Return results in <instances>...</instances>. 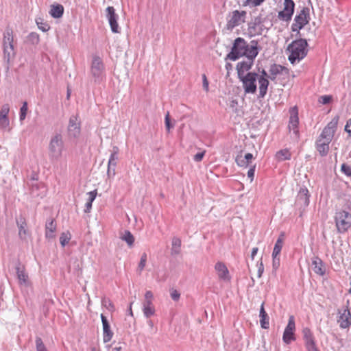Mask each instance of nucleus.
I'll return each instance as SVG.
<instances>
[{
	"label": "nucleus",
	"mask_w": 351,
	"mask_h": 351,
	"mask_svg": "<svg viewBox=\"0 0 351 351\" xmlns=\"http://www.w3.org/2000/svg\"><path fill=\"white\" fill-rule=\"evenodd\" d=\"M307 47V40L304 38H300L293 40L287 47V50L290 51L289 61L294 64L304 58L308 53Z\"/></svg>",
	"instance_id": "f257e3e1"
},
{
	"label": "nucleus",
	"mask_w": 351,
	"mask_h": 351,
	"mask_svg": "<svg viewBox=\"0 0 351 351\" xmlns=\"http://www.w3.org/2000/svg\"><path fill=\"white\" fill-rule=\"evenodd\" d=\"M13 42V30L10 27H7L4 32L3 39V59L5 63V69L7 71L9 70L10 64L16 55Z\"/></svg>",
	"instance_id": "f03ea898"
},
{
	"label": "nucleus",
	"mask_w": 351,
	"mask_h": 351,
	"mask_svg": "<svg viewBox=\"0 0 351 351\" xmlns=\"http://www.w3.org/2000/svg\"><path fill=\"white\" fill-rule=\"evenodd\" d=\"M64 148V143L60 133H56L50 139L48 150L51 160H58L62 154Z\"/></svg>",
	"instance_id": "7ed1b4c3"
},
{
	"label": "nucleus",
	"mask_w": 351,
	"mask_h": 351,
	"mask_svg": "<svg viewBox=\"0 0 351 351\" xmlns=\"http://www.w3.org/2000/svg\"><path fill=\"white\" fill-rule=\"evenodd\" d=\"M311 20L310 10L308 7H303L300 12L295 16L294 23L291 25V31L296 32L297 36H301L300 30L307 25Z\"/></svg>",
	"instance_id": "20e7f679"
},
{
	"label": "nucleus",
	"mask_w": 351,
	"mask_h": 351,
	"mask_svg": "<svg viewBox=\"0 0 351 351\" xmlns=\"http://www.w3.org/2000/svg\"><path fill=\"white\" fill-rule=\"evenodd\" d=\"M247 47V43L244 38L238 37L233 43L231 51L226 55V60H230L236 61L243 56L244 52Z\"/></svg>",
	"instance_id": "39448f33"
},
{
	"label": "nucleus",
	"mask_w": 351,
	"mask_h": 351,
	"mask_svg": "<svg viewBox=\"0 0 351 351\" xmlns=\"http://www.w3.org/2000/svg\"><path fill=\"white\" fill-rule=\"evenodd\" d=\"M335 221L338 232L344 233L351 227V214L343 210L337 211Z\"/></svg>",
	"instance_id": "423d86ee"
},
{
	"label": "nucleus",
	"mask_w": 351,
	"mask_h": 351,
	"mask_svg": "<svg viewBox=\"0 0 351 351\" xmlns=\"http://www.w3.org/2000/svg\"><path fill=\"white\" fill-rule=\"evenodd\" d=\"M257 77L258 73L256 72H247L245 75L238 77L243 84L245 94L256 93L257 90Z\"/></svg>",
	"instance_id": "0eeeda50"
},
{
	"label": "nucleus",
	"mask_w": 351,
	"mask_h": 351,
	"mask_svg": "<svg viewBox=\"0 0 351 351\" xmlns=\"http://www.w3.org/2000/svg\"><path fill=\"white\" fill-rule=\"evenodd\" d=\"M104 72V65L101 58L97 55H94L91 62L90 73L95 83H99L102 80Z\"/></svg>",
	"instance_id": "6e6552de"
},
{
	"label": "nucleus",
	"mask_w": 351,
	"mask_h": 351,
	"mask_svg": "<svg viewBox=\"0 0 351 351\" xmlns=\"http://www.w3.org/2000/svg\"><path fill=\"white\" fill-rule=\"evenodd\" d=\"M247 12L242 10H234L229 14V18L227 21V24L224 29L232 32V29L245 21Z\"/></svg>",
	"instance_id": "1a4fd4ad"
},
{
	"label": "nucleus",
	"mask_w": 351,
	"mask_h": 351,
	"mask_svg": "<svg viewBox=\"0 0 351 351\" xmlns=\"http://www.w3.org/2000/svg\"><path fill=\"white\" fill-rule=\"evenodd\" d=\"M295 10V3L293 0H285L284 8L278 14L279 19L286 22L291 20Z\"/></svg>",
	"instance_id": "9d476101"
},
{
	"label": "nucleus",
	"mask_w": 351,
	"mask_h": 351,
	"mask_svg": "<svg viewBox=\"0 0 351 351\" xmlns=\"http://www.w3.org/2000/svg\"><path fill=\"white\" fill-rule=\"evenodd\" d=\"M295 329V319L293 315H291L289 318L288 324L286 326L282 336L283 341L289 344L292 341L295 339L294 331Z\"/></svg>",
	"instance_id": "9b49d317"
},
{
	"label": "nucleus",
	"mask_w": 351,
	"mask_h": 351,
	"mask_svg": "<svg viewBox=\"0 0 351 351\" xmlns=\"http://www.w3.org/2000/svg\"><path fill=\"white\" fill-rule=\"evenodd\" d=\"M75 116H71L69 119L67 128L68 138L70 140L76 139L80 134V125Z\"/></svg>",
	"instance_id": "f8f14e48"
},
{
	"label": "nucleus",
	"mask_w": 351,
	"mask_h": 351,
	"mask_svg": "<svg viewBox=\"0 0 351 351\" xmlns=\"http://www.w3.org/2000/svg\"><path fill=\"white\" fill-rule=\"evenodd\" d=\"M309 192L306 187H301L295 199V205L300 208H305L309 204Z\"/></svg>",
	"instance_id": "ddd939ff"
},
{
	"label": "nucleus",
	"mask_w": 351,
	"mask_h": 351,
	"mask_svg": "<svg viewBox=\"0 0 351 351\" xmlns=\"http://www.w3.org/2000/svg\"><path fill=\"white\" fill-rule=\"evenodd\" d=\"M290 118H289V130L293 129V134L295 135L296 138H298L299 131L298 130V126L299 124V118H298V110L297 106H294L290 108Z\"/></svg>",
	"instance_id": "4468645a"
},
{
	"label": "nucleus",
	"mask_w": 351,
	"mask_h": 351,
	"mask_svg": "<svg viewBox=\"0 0 351 351\" xmlns=\"http://www.w3.org/2000/svg\"><path fill=\"white\" fill-rule=\"evenodd\" d=\"M107 18L113 33L119 32V27L117 23L118 15L115 13V10L112 6H108L106 8Z\"/></svg>",
	"instance_id": "2eb2a0df"
},
{
	"label": "nucleus",
	"mask_w": 351,
	"mask_h": 351,
	"mask_svg": "<svg viewBox=\"0 0 351 351\" xmlns=\"http://www.w3.org/2000/svg\"><path fill=\"white\" fill-rule=\"evenodd\" d=\"M261 49V48L258 46V41L252 40L250 42V45L247 44V47L244 52L243 56L246 57L247 60L254 61Z\"/></svg>",
	"instance_id": "dca6fc26"
},
{
	"label": "nucleus",
	"mask_w": 351,
	"mask_h": 351,
	"mask_svg": "<svg viewBox=\"0 0 351 351\" xmlns=\"http://www.w3.org/2000/svg\"><path fill=\"white\" fill-rule=\"evenodd\" d=\"M101 319L103 326V341L104 343H108L111 341L113 332L110 329V325L107 317L104 314H101Z\"/></svg>",
	"instance_id": "f3484780"
},
{
	"label": "nucleus",
	"mask_w": 351,
	"mask_h": 351,
	"mask_svg": "<svg viewBox=\"0 0 351 351\" xmlns=\"http://www.w3.org/2000/svg\"><path fill=\"white\" fill-rule=\"evenodd\" d=\"M16 222L19 228V237L23 240H25L27 236L29 234L25 218L22 215H20L19 217H16Z\"/></svg>",
	"instance_id": "a211bd4d"
},
{
	"label": "nucleus",
	"mask_w": 351,
	"mask_h": 351,
	"mask_svg": "<svg viewBox=\"0 0 351 351\" xmlns=\"http://www.w3.org/2000/svg\"><path fill=\"white\" fill-rule=\"evenodd\" d=\"M337 322L339 323V326L341 328L345 329L350 327L351 325V313L348 307L341 314Z\"/></svg>",
	"instance_id": "6ab92c4d"
},
{
	"label": "nucleus",
	"mask_w": 351,
	"mask_h": 351,
	"mask_svg": "<svg viewBox=\"0 0 351 351\" xmlns=\"http://www.w3.org/2000/svg\"><path fill=\"white\" fill-rule=\"evenodd\" d=\"M15 269L19 284L27 285L28 276L25 271L24 266L19 261H18L15 266Z\"/></svg>",
	"instance_id": "aec40b11"
},
{
	"label": "nucleus",
	"mask_w": 351,
	"mask_h": 351,
	"mask_svg": "<svg viewBox=\"0 0 351 351\" xmlns=\"http://www.w3.org/2000/svg\"><path fill=\"white\" fill-rule=\"evenodd\" d=\"M312 269L316 274L322 276L326 273L324 262L318 256H314L312 258Z\"/></svg>",
	"instance_id": "412c9836"
},
{
	"label": "nucleus",
	"mask_w": 351,
	"mask_h": 351,
	"mask_svg": "<svg viewBox=\"0 0 351 351\" xmlns=\"http://www.w3.org/2000/svg\"><path fill=\"white\" fill-rule=\"evenodd\" d=\"M215 269L217 272L219 278L223 280H230L229 271L224 263L217 262L215 264Z\"/></svg>",
	"instance_id": "4be33fe9"
},
{
	"label": "nucleus",
	"mask_w": 351,
	"mask_h": 351,
	"mask_svg": "<svg viewBox=\"0 0 351 351\" xmlns=\"http://www.w3.org/2000/svg\"><path fill=\"white\" fill-rule=\"evenodd\" d=\"M253 64L254 61L251 60L238 62L236 66L238 77L245 75V71L250 72L249 71L252 69Z\"/></svg>",
	"instance_id": "5701e85b"
},
{
	"label": "nucleus",
	"mask_w": 351,
	"mask_h": 351,
	"mask_svg": "<svg viewBox=\"0 0 351 351\" xmlns=\"http://www.w3.org/2000/svg\"><path fill=\"white\" fill-rule=\"evenodd\" d=\"M253 154L251 153L245 154L244 156L241 154L237 155L235 158L237 164L241 167H247L250 165L251 160L253 159Z\"/></svg>",
	"instance_id": "b1692460"
},
{
	"label": "nucleus",
	"mask_w": 351,
	"mask_h": 351,
	"mask_svg": "<svg viewBox=\"0 0 351 351\" xmlns=\"http://www.w3.org/2000/svg\"><path fill=\"white\" fill-rule=\"evenodd\" d=\"M269 71L271 74V77H269V79H271V80H274L277 75L282 74L284 71L286 73H289V70L287 67L275 63L272 64L270 66Z\"/></svg>",
	"instance_id": "393cba45"
},
{
	"label": "nucleus",
	"mask_w": 351,
	"mask_h": 351,
	"mask_svg": "<svg viewBox=\"0 0 351 351\" xmlns=\"http://www.w3.org/2000/svg\"><path fill=\"white\" fill-rule=\"evenodd\" d=\"M329 144L322 138H317L315 142L316 149L321 156H327L329 151Z\"/></svg>",
	"instance_id": "a878e982"
},
{
	"label": "nucleus",
	"mask_w": 351,
	"mask_h": 351,
	"mask_svg": "<svg viewBox=\"0 0 351 351\" xmlns=\"http://www.w3.org/2000/svg\"><path fill=\"white\" fill-rule=\"evenodd\" d=\"M265 303L263 302L259 311L260 324L262 328L268 329L269 327V317L265 310Z\"/></svg>",
	"instance_id": "bb28decb"
},
{
	"label": "nucleus",
	"mask_w": 351,
	"mask_h": 351,
	"mask_svg": "<svg viewBox=\"0 0 351 351\" xmlns=\"http://www.w3.org/2000/svg\"><path fill=\"white\" fill-rule=\"evenodd\" d=\"M269 78L257 77L259 84L258 98H264L267 94L268 86L269 85Z\"/></svg>",
	"instance_id": "cd10ccee"
},
{
	"label": "nucleus",
	"mask_w": 351,
	"mask_h": 351,
	"mask_svg": "<svg viewBox=\"0 0 351 351\" xmlns=\"http://www.w3.org/2000/svg\"><path fill=\"white\" fill-rule=\"evenodd\" d=\"M302 337L304 341L305 347L316 343L313 334L310 328L307 327L303 328Z\"/></svg>",
	"instance_id": "c85d7f7f"
},
{
	"label": "nucleus",
	"mask_w": 351,
	"mask_h": 351,
	"mask_svg": "<svg viewBox=\"0 0 351 351\" xmlns=\"http://www.w3.org/2000/svg\"><path fill=\"white\" fill-rule=\"evenodd\" d=\"M56 230V223L54 219L47 221L45 225V237L47 239H53L54 237V232Z\"/></svg>",
	"instance_id": "c756f323"
},
{
	"label": "nucleus",
	"mask_w": 351,
	"mask_h": 351,
	"mask_svg": "<svg viewBox=\"0 0 351 351\" xmlns=\"http://www.w3.org/2000/svg\"><path fill=\"white\" fill-rule=\"evenodd\" d=\"M263 23L261 16L255 17L251 22L248 23V30L250 33L255 34L256 27Z\"/></svg>",
	"instance_id": "7c9ffc66"
},
{
	"label": "nucleus",
	"mask_w": 351,
	"mask_h": 351,
	"mask_svg": "<svg viewBox=\"0 0 351 351\" xmlns=\"http://www.w3.org/2000/svg\"><path fill=\"white\" fill-rule=\"evenodd\" d=\"M172 247L171 249V254L173 256L178 255L181 252V240L177 237L172 239Z\"/></svg>",
	"instance_id": "2f4dec72"
},
{
	"label": "nucleus",
	"mask_w": 351,
	"mask_h": 351,
	"mask_svg": "<svg viewBox=\"0 0 351 351\" xmlns=\"http://www.w3.org/2000/svg\"><path fill=\"white\" fill-rule=\"evenodd\" d=\"M64 13V7L60 4L51 5L50 14L54 19L60 18Z\"/></svg>",
	"instance_id": "473e14b6"
},
{
	"label": "nucleus",
	"mask_w": 351,
	"mask_h": 351,
	"mask_svg": "<svg viewBox=\"0 0 351 351\" xmlns=\"http://www.w3.org/2000/svg\"><path fill=\"white\" fill-rule=\"evenodd\" d=\"M143 311L144 315L147 318H149L152 315H153L155 313V309L153 306L152 302L144 301Z\"/></svg>",
	"instance_id": "72a5a7b5"
},
{
	"label": "nucleus",
	"mask_w": 351,
	"mask_h": 351,
	"mask_svg": "<svg viewBox=\"0 0 351 351\" xmlns=\"http://www.w3.org/2000/svg\"><path fill=\"white\" fill-rule=\"evenodd\" d=\"M335 134V132L325 127L318 138H322L327 143H330Z\"/></svg>",
	"instance_id": "f704fd0d"
},
{
	"label": "nucleus",
	"mask_w": 351,
	"mask_h": 351,
	"mask_svg": "<svg viewBox=\"0 0 351 351\" xmlns=\"http://www.w3.org/2000/svg\"><path fill=\"white\" fill-rule=\"evenodd\" d=\"M123 241H125L129 247H132L134 242V237L129 230H125L124 233L120 237Z\"/></svg>",
	"instance_id": "c9c22d12"
},
{
	"label": "nucleus",
	"mask_w": 351,
	"mask_h": 351,
	"mask_svg": "<svg viewBox=\"0 0 351 351\" xmlns=\"http://www.w3.org/2000/svg\"><path fill=\"white\" fill-rule=\"evenodd\" d=\"M291 156V153L287 149H281V150L278 151L276 154V156L278 158V160H281V161L286 160H290Z\"/></svg>",
	"instance_id": "e433bc0d"
},
{
	"label": "nucleus",
	"mask_w": 351,
	"mask_h": 351,
	"mask_svg": "<svg viewBox=\"0 0 351 351\" xmlns=\"http://www.w3.org/2000/svg\"><path fill=\"white\" fill-rule=\"evenodd\" d=\"M282 244H283V240L281 237H279L274 245L273 252H272V256H277L280 254L281 250L282 248Z\"/></svg>",
	"instance_id": "4c0bfd02"
},
{
	"label": "nucleus",
	"mask_w": 351,
	"mask_h": 351,
	"mask_svg": "<svg viewBox=\"0 0 351 351\" xmlns=\"http://www.w3.org/2000/svg\"><path fill=\"white\" fill-rule=\"evenodd\" d=\"M71 238L69 232H62L60 237V242L62 247H64L70 241Z\"/></svg>",
	"instance_id": "58836bf2"
},
{
	"label": "nucleus",
	"mask_w": 351,
	"mask_h": 351,
	"mask_svg": "<svg viewBox=\"0 0 351 351\" xmlns=\"http://www.w3.org/2000/svg\"><path fill=\"white\" fill-rule=\"evenodd\" d=\"M265 0H245L243 6L257 7L261 5Z\"/></svg>",
	"instance_id": "ea45409f"
},
{
	"label": "nucleus",
	"mask_w": 351,
	"mask_h": 351,
	"mask_svg": "<svg viewBox=\"0 0 351 351\" xmlns=\"http://www.w3.org/2000/svg\"><path fill=\"white\" fill-rule=\"evenodd\" d=\"M28 107L27 101L23 103L22 106L20 108L19 119L21 121H23L27 115Z\"/></svg>",
	"instance_id": "a19ab883"
},
{
	"label": "nucleus",
	"mask_w": 351,
	"mask_h": 351,
	"mask_svg": "<svg viewBox=\"0 0 351 351\" xmlns=\"http://www.w3.org/2000/svg\"><path fill=\"white\" fill-rule=\"evenodd\" d=\"M39 40V35L36 32H31L27 36V41L32 45H37Z\"/></svg>",
	"instance_id": "79ce46f5"
},
{
	"label": "nucleus",
	"mask_w": 351,
	"mask_h": 351,
	"mask_svg": "<svg viewBox=\"0 0 351 351\" xmlns=\"http://www.w3.org/2000/svg\"><path fill=\"white\" fill-rule=\"evenodd\" d=\"M339 119V117L338 115H336L332 120L330 121L327 125L326 126L327 128L332 130L335 132L338 121Z\"/></svg>",
	"instance_id": "37998d69"
},
{
	"label": "nucleus",
	"mask_w": 351,
	"mask_h": 351,
	"mask_svg": "<svg viewBox=\"0 0 351 351\" xmlns=\"http://www.w3.org/2000/svg\"><path fill=\"white\" fill-rule=\"evenodd\" d=\"M35 342H36V351H47V348H46L45 344L43 343V341L40 337H36Z\"/></svg>",
	"instance_id": "c03bdc74"
},
{
	"label": "nucleus",
	"mask_w": 351,
	"mask_h": 351,
	"mask_svg": "<svg viewBox=\"0 0 351 351\" xmlns=\"http://www.w3.org/2000/svg\"><path fill=\"white\" fill-rule=\"evenodd\" d=\"M101 304L103 306L106 308L110 311H114V306L112 304V302L110 301V300L108 298H103L101 300Z\"/></svg>",
	"instance_id": "a18cd8bd"
},
{
	"label": "nucleus",
	"mask_w": 351,
	"mask_h": 351,
	"mask_svg": "<svg viewBox=\"0 0 351 351\" xmlns=\"http://www.w3.org/2000/svg\"><path fill=\"white\" fill-rule=\"evenodd\" d=\"M147 254L143 253L141 255V260H140V262H139L138 266V270L139 271V273H141L143 270V269L145 266L146 262H147Z\"/></svg>",
	"instance_id": "49530a36"
},
{
	"label": "nucleus",
	"mask_w": 351,
	"mask_h": 351,
	"mask_svg": "<svg viewBox=\"0 0 351 351\" xmlns=\"http://www.w3.org/2000/svg\"><path fill=\"white\" fill-rule=\"evenodd\" d=\"M332 101V96L329 95H322V96L319 97V100H318V101L323 105L328 104Z\"/></svg>",
	"instance_id": "de8ad7c7"
},
{
	"label": "nucleus",
	"mask_w": 351,
	"mask_h": 351,
	"mask_svg": "<svg viewBox=\"0 0 351 351\" xmlns=\"http://www.w3.org/2000/svg\"><path fill=\"white\" fill-rule=\"evenodd\" d=\"M10 111V106L8 104H4L2 106L0 110V118H8V114Z\"/></svg>",
	"instance_id": "09e8293b"
},
{
	"label": "nucleus",
	"mask_w": 351,
	"mask_h": 351,
	"mask_svg": "<svg viewBox=\"0 0 351 351\" xmlns=\"http://www.w3.org/2000/svg\"><path fill=\"white\" fill-rule=\"evenodd\" d=\"M165 122L166 129L168 132H169L170 130L173 128V125L171 122V119H170L169 112H167L165 115Z\"/></svg>",
	"instance_id": "8fccbe9b"
},
{
	"label": "nucleus",
	"mask_w": 351,
	"mask_h": 351,
	"mask_svg": "<svg viewBox=\"0 0 351 351\" xmlns=\"http://www.w3.org/2000/svg\"><path fill=\"white\" fill-rule=\"evenodd\" d=\"M341 171L347 176L351 177V167L346 163H343L341 167Z\"/></svg>",
	"instance_id": "3c124183"
},
{
	"label": "nucleus",
	"mask_w": 351,
	"mask_h": 351,
	"mask_svg": "<svg viewBox=\"0 0 351 351\" xmlns=\"http://www.w3.org/2000/svg\"><path fill=\"white\" fill-rule=\"evenodd\" d=\"M36 23L38 25V28L43 32H46L50 29V27L47 23L39 22L38 20L36 21Z\"/></svg>",
	"instance_id": "603ef678"
},
{
	"label": "nucleus",
	"mask_w": 351,
	"mask_h": 351,
	"mask_svg": "<svg viewBox=\"0 0 351 351\" xmlns=\"http://www.w3.org/2000/svg\"><path fill=\"white\" fill-rule=\"evenodd\" d=\"M118 160V155L110 154L109 160H108V166L113 165L114 167L117 165V161Z\"/></svg>",
	"instance_id": "864d4df0"
},
{
	"label": "nucleus",
	"mask_w": 351,
	"mask_h": 351,
	"mask_svg": "<svg viewBox=\"0 0 351 351\" xmlns=\"http://www.w3.org/2000/svg\"><path fill=\"white\" fill-rule=\"evenodd\" d=\"M171 298L174 301H178L180 298V293L176 289L171 290Z\"/></svg>",
	"instance_id": "5fc2aeb1"
},
{
	"label": "nucleus",
	"mask_w": 351,
	"mask_h": 351,
	"mask_svg": "<svg viewBox=\"0 0 351 351\" xmlns=\"http://www.w3.org/2000/svg\"><path fill=\"white\" fill-rule=\"evenodd\" d=\"M255 169H256V165H251L247 171V177L249 178H250L251 182L254 180Z\"/></svg>",
	"instance_id": "6e6d98bb"
},
{
	"label": "nucleus",
	"mask_w": 351,
	"mask_h": 351,
	"mask_svg": "<svg viewBox=\"0 0 351 351\" xmlns=\"http://www.w3.org/2000/svg\"><path fill=\"white\" fill-rule=\"evenodd\" d=\"M209 83L205 74L202 75V86L206 92L209 90Z\"/></svg>",
	"instance_id": "4d7b16f0"
},
{
	"label": "nucleus",
	"mask_w": 351,
	"mask_h": 351,
	"mask_svg": "<svg viewBox=\"0 0 351 351\" xmlns=\"http://www.w3.org/2000/svg\"><path fill=\"white\" fill-rule=\"evenodd\" d=\"M10 124L8 118H0V126L3 129H6Z\"/></svg>",
	"instance_id": "13d9d810"
},
{
	"label": "nucleus",
	"mask_w": 351,
	"mask_h": 351,
	"mask_svg": "<svg viewBox=\"0 0 351 351\" xmlns=\"http://www.w3.org/2000/svg\"><path fill=\"white\" fill-rule=\"evenodd\" d=\"M97 194V190H94L93 191L88 192V195L89 197H88V199L87 202H90L91 204H93V201L96 198Z\"/></svg>",
	"instance_id": "bf43d9fd"
},
{
	"label": "nucleus",
	"mask_w": 351,
	"mask_h": 351,
	"mask_svg": "<svg viewBox=\"0 0 351 351\" xmlns=\"http://www.w3.org/2000/svg\"><path fill=\"white\" fill-rule=\"evenodd\" d=\"M205 151H203L202 152L197 153L193 157L194 160L196 162L201 161L205 155Z\"/></svg>",
	"instance_id": "052dcab7"
},
{
	"label": "nucleus",
	"mask_w": 351,
	"mask_h": 351,
	"mask_svg": "<svg viewBox=\"0 0 351 351\" xmlns=\"http://www.w3.org/2000/svg\"><path fill=\"white\" fill-rule=\"evenodd\" d=\"M258 72L260 73V75H258V77H263V78H269L271 75H269L265 69H261L260 68L258 69Z\"/></svg>",
	"instance_id": "680f3d73"
},
{
	"label": "nucleus",
	"mask_w": 351,
	"mask_h": 351,
	"mask_svg": "<svg viewBox=\"0 0 351 351\" xmlns=\"http://www.w3.org/2000/svg\"><path fill=\"white\" fill-rule=\"evenodd\" d=\"M264 271V265L262 262V258H261V261L258 263V277L261 278L262 276V274Z\"/></svg>",
	"instance_id": "e2e57ef3"
},
{
	"label": "nucleus",
	"mask_w": 351,
	"mask_h": 351,
	"mask_svg": "<svg viewBox=\"0 0 351 351\" xmlns=\"http://www.w3.org/2000/svg\"><path fill=\"white\" fill-rule=\"evenodd\" d=\"M107 174L108 177L114 176L115 175V167L113 165H108Z\"/></svg>",
	"instance_id": "0e129e2a"
},
{
	"label": "nucleus",
	"mask_w": 351,
	"mask_h": 351,
	"mask_svg": "<svg viewBox=\"0 0 351 351\" xmlns=\"http://www.w3.org/2000/svg\"><path fill=\"white\" fill-rule=\"evenodd\" d=\"M153 293L151 291H147L145 294V300L144 301H149V302H152V299H153Z\"/></svg>",
	"instance_id": "69168bd1"
},
{
	"label": "nucleus",
	"mask_w": 351,
	"mask_h": 351,
	"mask_svg": "<svg viewBox=\"0 0 351 351\" xmlns=\"http://www.w3.org/2000/svg\"><path fill=\"white\" fill-rule=\"evenodd\" d=\"M306 351H319L318 348L316 346V343L306 346L305 347Z\"/></svg>",
	"instance_id": "338daca9"
},
{
	"label": "nucleus",
	"mask_w": 351,
	"mask_h": 351,
	"mask_svg": "<svg viewBox=\"0 0 351 351\" xmlns=\"http://www.w3.org/2000/svg\"><path fill=\"white\" fill-rule=\"evenodd\" d=\"M351 126V118L347 121V123L345 126V131L350 136H351V130L348 128Z\"/></svg>",
	"instance_id": "774afa93"
}]
</instances>
